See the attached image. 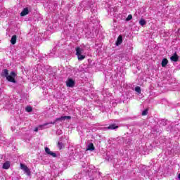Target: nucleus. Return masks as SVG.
<instances>
[{
	"label": "nucleus",
	"mask_w": 180,
	"mask_h": 180,
	"mask_svg": "<svg viewBox=\"0 0 180 180\" xmlns=\"http://www.w3.org/2000/svg\"><path fill=\"white\" fill-rule=\"evenodd\" d=\"M77 56V58L78 60H79L80 61H82V60H84L85 59V56L82 55V54H79V55H76Z\"/></svg>",
	"instance_id": "obj_17"
},
{
	"label": "nucleus",
	"mask_w": 180,
	"mask_h": 180,
	"mask_svg": "<svg viewBox=\"0 0 180 180\" xmlns=\"http://www.w3.org/2000/svg\"><path fill=\"white\" fill-rule=\"evenodd\" d=\"M29 14V9L27 8H25L20 13V16H26V15Z\"/></svg>",
	"instance_id": "obj_9"
},
{
	"label": "nucleus",
	"mask_w": 180,
	"mask_h": 180,
	"mask_svg": "<svg viewBox=\"0 0 180 180\" xmlns=\"http://www.w3.org/2000/svg\"><path fill=\"white\" fill-rule=\"evenodd\" d=\"M171 61H174L175 63L178 61V55L175 53L172 57H170Z\"/></svg>",
	"instance_id": "obj_11"
},
{
	"label": "nucleus",
	"mask_w": 180,
	"mask_h": 180,
	"mask_svg": "<svg viewBox=\"0 0 180 180\" xmlns=\"http://www.w3.org/2000/svg\"><path fill=\"white\" fill-rule=\"evenodd\" d=\"M1 77H5L9 82H13V84H16V80L15 78L16 77V72L15 71L11 72L9 75V71L8 69H4L2 70Z\"/></svg>",
	"instance_id": "obj_1"
},
{
	"label": "nucleus",
	"mask_w": 180,
	"mask_h": 180,
	"mask_svg": "<svg viewBox=\"0 0 180 180\" xmlns=\"http://www.w3.org/2000/svg\"><path fill=\"white\" fill-rule=\"evenodd\" d=\"M133 19V15L131 14H129L127 18H126V21L129 22V20H131Z\"/></svg>",
	"instance_id": "obj_20"
},
{
	"label": "nucleus",
	"mask_w": 180,
	"mask_h": 180,
	"mask_svg": "<svg viewBox=\"0 0 180 180\" xmlns=\"http://www.w3.org/2000/svg\"><path fill=\"white\" fill-rule=\"evenodd\" d=\"M10 167H11V162L6 161V162H4L3 164V169H9Z\"/></svg>",
	"instance_id": "obj_6"
},
{
	"label": "nucleus",
	"mask_w": 180,
	"mask_h": 180,
	"mask_svg": "<svg viewBox=\"0 0 180 180\" xmlns=\"http://www.w3.org/2000/svg\"><path fill=\"white\" fill-rule=\"evenodd\" d=\"M45 152L46 153V154H48V155H51V157H53L54 158L57 157V154L56 153L51 152V150H50V148H49L48 147L45 148Z\"/></svg>",
	"instance_id": "obj_4"
},
{
	"label": "nucleus",
	"mask_w": 180,
	"mask_h": 180,
	"mask_svg": "<svg viewBox=\"0 0 180 180\" xmlns=\"http://www.w3.org/2000/svg\"><path fill=\"white\" fill-rule=\"evenodd\" d=\"M25 110H26V112H32V110H33V108H32V107H30V106H27V107L25 108Z\"/></svg>",
	"instance_id": "obj_21"
},
{
	"label": "nucleus",
	"mask_w": 180,
	"mask_h": 180,
	"mask_svg": "<svg viewBox=\"0 0 180 180\" xmlns=\"http://www.w3.org/2000/svg\"><path fill=\"white\" fill-rule=\"evenodd\" d=\"M179 180H180V173L178 175Z\"/></svg>",
	"instance_id": "obj_23"
},
{
	"label": "nucleus",
	"mask_w": 180,
	"mask_h": 180,
	"mask_svg": "<svg viewBox=\"0 0 180 180\" xmlns=\"http://www.w3.org/2000/svg\"><path fill=\"white\" fill-rule=\"evenodd\" d=\"M63 147H64V144H63V142H58V148H59V150H63Z\"/></svg>",
	"instance_id": "obj_18"
},
{
	"label": "nucleus",
	"mask_w": 180,
	"mask_h": 180,
	"mask_svg": "<svg viewBox=\"0 0 180 180\" xmlns=\"http://www.w3.org/2000/svg\"><path fill=\"white\" fill-rule=\"evenodd\" d=\"M66 85L67 86H68L69 88H72V86H74L75 85V82H74V80H72V79H69L67 82H66Z\"/></svg>",
	"instance_id": "obj_5"
},
{
	"label": "nucleus",
	"mask_w": 180,
	"mask_h": 180,
	"mask_svg": "<svg viewBox=\"0 0 180 180\" xmlns=\"http://www.w3.org/2000/svg\"><path fill=\"white\" fill-rule=\"evenodd\" d=\"M148 113V110H144L142 112V116H147Z\"/></svg>",
	"instance_id": "obj_22"
},
{
	"label": "nucleus",
	"mask_w": 180,
	"mask_h": 180,
	"mask_svg": "<svg viewBox=\"0 0 180 180\" xmlns=\"http://www.w3.org/2000/svg\"><path fill=\"white\" fill-rule=\"evenodd\" d=\"M122 43H123V37H122V35H120L117 39L116 46H120Z\"/></svg>",
	"instance_id": "obj_7"
},
{
	"label": "nucleus",
	"mask_w": 180,
	"mask_h": 180,
	"mask_svg": "<svg viewBox=\"0 0 180 180\" xmlns=\"http://www.w3.org/2000/svg\"><path fill=\"white\" fill-rule=\"evenodd\" d=\"M20 167L22 169V171L25 172L27 175H28V176L30 175V169L27 168V166L22 163H20Z\"/></svg>",
	"instance_id": "obj_3"
},
{
	"label": "nucleus",
	"mask_w": 180,
	"mask_h": 180,
	"mask_svg": "<svg viewBox=\"0 0 180 180\" xmlns=\"http://www.w3.org/2000/svg\"><path fill=\"white\" fill-rule=\"evenodd\" d=\"M139 25H141V26H144L145 25H147V22L146 20L141 18L139 21Z\"/></svg>",
	"instance_id": "obj_15"
},
{
	"label": "nucleus",
	"mask_w": 180,
	"mask_h": 180,
	"mask_svg": "<svg viewBox=\"0 0 180 180\" xmlns=\"http://www.w3.org/2000/svg\"><path fill=\"white\" fill-rule=\"evenodd\" d=\"M167 64H168V59L167 58H164L162 60V67L163 68H165L167 67Z\"/></svg>",
	"instance_id": "obj_13"
},
{
	"label": "nucleus",
	"mask_w": 180,
	"mask_h": 180,
	"mask_svg": "<svg viewBox=\"0 0 180 180\" xmlns=\"http://www.w3.org/2000/svg\"><path fill=\"white\" fill-rule=\"evenodd\" d=\"M11 44H16V35H13L11 39Z\"/></svg>",
	"instance_id": "obj_14"
},
{
	"label": "nucleus",
	"mask_w": 180,
	"mask_h": 180,
	"mask_svg": "<svg viewBox=\"0 0 180 180\" xmlns=\"http://www.w3.org/2000/svg\"><path fill=\"white\" fill-rule=\"evenodd\" d=\"M70 119H71V116H62L59 118H57L56 120V122H58V120H70Z\"/></svg>",
	"instance_id": "obj_8"
},
{
	"label": "nucleus",
	"mask_w": 180,
	"mask_h": 180,
	"mask_svg": "<svg viewBox=\"0 0 180 180\" xmlns=\"http://www.w3.org/2000/svg\"><path fill=\"white\" fill-rule=\"evenodd\" d=\"M86 150L89 151H94V150H95V146H94V143H89Z\"/></svg>",
	"instance_id": "obj_10"
},
{
	"label": "nucleus",
	"mask_w": 180,
	"mask_h": 180,
	"mask_svg": "<svg viewBox=\"0 0 180 180\" xmlns=\"http://www.w3.org/2000/svg\"><path fill=\"white\" fill-rule=\"evenodd\" d=\"M49 124H56V121L55 122H48V123H45L42 125H39L38 127H36L34 129V131H39V130H41V129H44L45 126H49Z\"/></svg>",
	"instance_id": "obj_2"
},
{
	"label": "nucleus",
	"mask_w": 180,
	"mask_h": 180,
	"mask_svg": "<svg viewBox=\"0 0 180 180\" xmlns=\"http://www.w3.org/2000/svg\"><path fill=\"white\" fill-rule=\"evenodd\" d=\"M119 127L116 126L115 124H111L110 125L108 129H110V130H115V129H117Z\"/></svg>",
	"instance_id": "obj_16"
},
{
	"label": "nucleus",
	"mask_w": 180,
	"mask_h": 180,
	"mask_svg": "<svg viewBox=\"0 0 180 180\" xmlns=\"http://www.w3.org/2000/svg\"><path fill=\"white\" fill-rule=\"evenodd\" d=\"M135 91H136V92H137L138 94H141V88H140V86H136V87H135Z\"/></svg>",
	"instance_id": "obj_19"
},
{
	"label": "nucleus",
	"mask_w": 180,
	"mask_h": 180,
	"mask_svg": "<svg viewBox=\"0 0 180 180\" xmlns=\"http://www.w3.org/2000/svg\"><path fill=\"white\" fill-rule=\"evenodd\" d=\"M82 53H84V49H82V48H76V55H81Z\"/></svg>",
	"instance_id": "obj_12"
}]
</instances>
